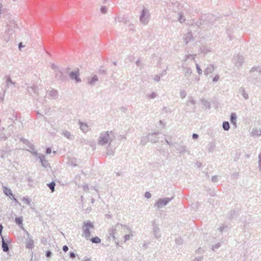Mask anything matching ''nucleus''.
I'll return each mask as SVG.
<instances>
[{"label": "nucleus", "instance_id": "nucleus-1", "mask_svg": "<svg viewBox=\"0 0 261 261\" xmlns=\"http://www.w3.org/2000/svg\"><path fill=\"white\" fill-rule=\"evenodd\" d=\"M116 138L115 132L113 130H107L101 132L97 139L99 145L103 146L106 144L111 145Z\"/></svg>", "mask_w": 261, "mask_h": 261}, {"label": "nucleus", "instance_id": "nucleus-2", "mask_svg": "<svg viewBox=\"0 0 261 261\" xmlns=\"http://www.w3.org/2000/svg\"><path fill=\"white\" fill-rule=\"evenodd\" d=\"M150 19V14L149 10L146 8H143L139 16L140 23L143 25H146L148 24Z\"/></svg>", "mask_w": 261, "mask_h": 261}, {"label": "nucleus", "instance_id": "nucleus-3", "mask_svg": "<svg viewBox=\"0 0 261 261\" xmlns=\"http://www.w3.org/2000/svg\"><path fill=\"white\" fill-rule=\"evenodd\" d=\"M93 224L90 221L84 222L83 226V234L82 236L87 240H90L91 237V232L90 229L94 228Z\"/></svg>", "mask_w": 261, "mask_h": 261}, {"label": "nucleus", "instance_id": "nucleus-4", "mask_svg": "<svg viewBox=\"0 0 261 261\" xmlns=\"http://www.w3.org/2000/svg\"><path fill=\"white\" fill-rule=\"evenodd\" d=\"M173 196L170 198L165 197L163 198H160L155 202L154 207L157 208H161L167 205L171 200H172V199H173Z\"/></svg>", "mask_w": 261, "mask_h": 261}, {"label": "nucleus", "instance_id": "nucleus-5", "mask_svg": "<svg viewBox=\"0 0 261 261\" xmlns=\"http://www.w3.org/2000/svg\"><path fill=\"white\" fill-rule=\"evenodd\" d=\"M244 61L243 57L239 55L234 56L232 59V62L234 66L238 68L243 65Z\"/></svg>", "mask_w": 261, "mask_h": 261}, {"label": "nucleus", "instance_id": "nucleus-6", "mask_svg": "<svg viewBox=\"0 0 261 261\" xmlns=\"http://www.w3.org/2000/svg\"><path fill=\"white\" fill-rule=\"evenodd\" d=\"M50 67L51 69L53 71V76H55V77L57 79L60 78L62 75V73L59 67L54 63L51 64Z\"/></svg>", "mask_w": 261, "mask_h": 261}, {"label": "nucleus", "instance_id": "nucleus-7", "mask_svg": "<svg viewBox=\"0 0 261 261\" xmlns=\"http://www.w3.org/2000/svg\"><path fill=\"white\" fill-rule=\"evenodd\" d=\"M120 227H121L122 228L125 229V230H127L128 231H129V233H132L133 232V231L131 230L130 228L128 226L126 225H123V224H120V223H118L114 227H112V231H111L110 234L113 235V236H114V234H115V232L117 228H119Z\"/></svg>", "mask_w": 261, "mask_h": 261}, {"label": "nucleus", "instance_id": "nucleus-8", "mask_svg": "<svg viewBox=\"0 0 261 261\" xmlns=\"http://www.w3.org/2000/svg\"><path fill=\"white\" fill-rule=\"evenodd\" d=\"M182 39L186 45L194 40V38L191 32H188L183 36Z\"/></svg>", "mask_w": 261, "mask_h": 261}, {"label": "nucleus", "instance_id": "nucleus-9", "mask_svg": "<svg viewBox=\"0 0 261 261\" xmlns=\"http://www.w3.org/2000/svg\"><path fill=\"white\" fill-rule=\"evenodd\" d=\"M80 73L79 70L72 71L69 73V76L71 80H74L76 83H81V80L79 76Z\"/></svg>", "mask_w": 261, "mask_h": 261}, {"label": "nucleus", "instance_id": "nucleus-10", "mask_svg": "<svg viewBox=\"0 0 261 261\" xmlns=\"http://www.w3.org/2000/svg\"><path fill=\"white\" fill-rule=\"evenodd\" d=\"M159 134V132H155L152 133H149L148 136V140H149L150 142L154 143L158 142L159 138L157 137V135Z\"/></svg>", "mask_w": 261, "mask_h": 261}, {"label": "nucleus", "instance_id": "nucleus-11", "mask_svg": "<svg viewBox=\"0 0 261 261\" xmlns=\"http://www.w3.org/2000/svg\"><path fill=\"white\" fill-rule=\"evenodd\" d=\"M249 72L252 76H261V67H253L250 70Z\"/></svg>", "mask_w": 261, "mask_h": 261}, {"label": "nucleus", "instance_id": "nucleus-12", "mask_svg": "<svg viewBox=\"0 0 261 261\" xmlns=\"http://www.w3.org/2000/svg\"><path fill=\"white\" fill-rule=\"evenodd\" d=\"M152 231L154 237L157 239L160 238L161 236L159 227L155 224L154 222L152 224Z\"/></svg>", "mask_w": 261, "mask_h": 261}, {"label": "nucleus", "instance_id": "nucleus-13", "mask_svg": "<svg viewBox=\"0 0 261 261\" xmlns=\"http://www.w3.org/2000/svg\"><path fill=\"white\" fill-rule=\"evenodd\" d=\"M176 149L178 151L179 153L180 154H183L186 152H187L188 154H190V151L188 150L187 147L183 144H178V146L176 147Z\"/></svg>", "mask_w": 261, "mask_h": 261}, {"label": "nucleus", "instance_id": "nucleus-14", "mask_svg": "<svg viewBox=\"0 0 261 261\" xmlns=\"http://www.w3.org/2000/svg\"><path fill=\"white\" fill-rule=\"evenodd\" d=\"M216 69V67L214 64H209L207 66L206 69L204 70V73L205 75L213 73Z\"/></svg>", "mask_w": 261, "mask_h": 261}, {"label": "nucleus", "instance_id": "nucleus-15", "mask_svg": "<svg viewBox=\"0 0 261 261\" xmlns=\"http://www.w3.org/2000/svg\"><path fill=\"white\" fill-rule=\"evenodd\" d=\"M182 68L184 71L185 76L188 77L191 75V74H192V70L191 69V68L186 66L184 63H183L182 65Z\"/></svg>", "mask_w": 261, "mask_h": 261}, {"label": "nucleus", "instance_id": "nucleus-16", "mask_svg": "<svg viewBox=\"0 0 261 261\" xmlns=\"http://www.w3.org/2000/svg\"><path fill=\"white\" fill-rule=\"evenodd\" d=\"M97 81L98 77L96 75H94L92 77H89L87 79V83L91 86L94 85Z\"/></svg>", "mask_w": 261, "mask_h": 261}, {"label": "nucleus", "instance_id": "nucleus-17", "mask_svg": "<svg viewBox=\"0 0 261 261\" xmlns=\"http://www.w3.org/2000/svg\"><path fill=\"white\" fill-rule=\"evenodd\" d=\"M62 134L67 139L69 140H73L74 138V135H72L71 133L67 130H64L62 132Z\"/></svg>", "mask_w": 261, "mask_h": 261}, {"label": "nucleus", "instance_id": "nucleus-18", "mask_svg": "<svg viewBox=\"0 0 261 261\" xmlns=\"http://www.w3.org/2000/svg\"><path fill=\"white\" fill-rule=\"evenodd\" d=\"M200 51L202 53H203L204 54H206L208 53L211 52L212 48L210 46H206V45H202L200 47Z\"/></svg>", "mask_w": 261, "mask_h": 261}, {"label": "nucleus", "instance_id": "nucleus-19", "mask_svg": "<svg viewBox=\"0 0 261 261\" xmlns=\"http://www.w3.org/2000/svg\"><path fill=\"white\" fill-rule=\"evenodd\" d=\"M239 93L243 96L245 99L249 98L248 94L246 92L245 88L244 87H241L239 89Z\"/></svg>", "mask_w": 261, "mask_h": 261}, {"label": "nucleus", "instance_id": "nucleus-20", "mask_svg": "<svg viewBox=\"0 0 261 261\" xmlns=\"http://www.w3.org/2000/svg\"><path fill=\"white\" fill-rule=\"evenodd\" d=\"M80 128L84 132L86 133L88 131V126L86 123H84L82 122H80Z\"/></svg>", "mask_w": 261, "mask_h": 261}, {"label": "nucleus", "instance_id": "nucleus-21", "mask_svg": "<svg viewBox=\"0 0 261 261\" xmlns=\"http://www.w3.org/2000/svg\"><path fill=\"white\" fill-rule=\"evenodd\" d=\"M34 246V241L32 239L28 240L26 242V247L28 249H32Z\"/></svg>", "mask_w": 261, "mask_h": 261}, {"label": "nucleus", "instance_id": "nucleus-22", "mask_svg": "<svg viewBox=\"0 0 261 261\" xmlns=\"http://www.w3.org/2000/svg\"><path fill=\"white\" fill-rule=\"evenodd\" d=\"M196 56V55L189 54V55H186L184 61V62H186L187 61V60H191L195 62Z\"/></svg>", "mask_w": 261, "mask_h": 261}, {"label": "nucleus", "instance_id": "nucleus-23", "mask_svg": "<svg viewBox=\"0 0 261 261\" xmlns=\"http://www.w3.org/2000/svg\"><path fill=\"white\" fill-rule=\"evenodd\" d=\"M50 96H51L53 99H56L58 96V92L56 90L52 89L50 91Z\"/></svg>", "mask_w": 261, "mask_h": 261}, {"label": "nucleus", "instance_id": "nucleus-24", "mask_svg": "<svg viewBox=\"0 0 261 261\" xmlns=\"http://www.w3.org/2000/svg\"><path fill=\"white\" fill-rule=\"evenodd\" d=\"M201 102L202 105L206 109H210L211 107V104L210 102L204 99H201Z\"/></svg>", "mask_w": 261, "mask_h": 261}, {"label": "nucleus", "instance_id": "nucleus-25", "mask_svg": "<svg viewBox=\"0 0 261 261\" xmlns=\"http://www.w3.org/2000/svg\"><path fill=\"white\" fill-rule=\"evenodd\" d=\"M68 163L69 165L73 166H76L77 165L76 159L73 158H69Z\"/></svg>", "mask_w": 261, "mask_h": 261}, {"label": "nucleus", "instance_id": "nucleus-26", "mask_svg": "<svg viewBox=\"0 0 261 261\" xmlns=\"http://www.w3.org/2000/svg\"><path fill=\"white\" fill-rule=\"evenodd\" d=\"M186 104H187V106H189L190 105H192L195 106V105H196V101L194 99L193 97L190 96L188 98V100H187Z\"/></svg>", "mask_w": 261, "mask_h": 261}, {"label": "nucleus", "instance_id": "nucleus-27", "mask_svg": "<svg viewBox=\"0 0 261 261\" xmlns=\"http://www.w3.org/2000/svg\"><path fill=\"white\" fill-rule=\"evenodd\" d=\"M178 20L180 23H183L185 21L186 18L184 16L183 14L181 12H179L178 13Z\"/></svg>", "mask_w": 261, "mask_h": 261}, {"label": "nucleus", "instance_id": "nucleus-28", "mask_svg": "<svg viewBox=\"0 0 261 261\" xmlns=\"http://www.w3.org/2000/svg\"><path fill=\"white\" fill-rule=\"evenodd\" d=\"M251 135L254 136L255 135L256 136H261V129H254L252 130Z\"/></svg>", "mask_w": 261, "mask_h": 261}, {"label": "nucleus", "instance_id": "nucleus-29", "mask_svg": "<svg viewBox=\"0 0 261 261\" xmlns=\"http://www.w3.org/2000/svg\"><path fill=\"white\" fill-rule=\"evenodd\" d=\"M237 116L235 113H231L230 115V121L233 124H236Z\"/></svg>", "mask_w": 261, "mask_h": 261}, {"label": "nucleus", "instance_id": "nucleus-30", "mask_svg": "<svg viewBox=\"0 0 261 261\" xmlns=\"http://www.w3.org/2000/svg\"><path fill=\"white\" fill-rule=\"evenodd\" d=\"M223 128L224 130H228L230 128V125L228 121H224L222 124Z\"/></svg>", "mask_w": 261, "mask_h": 261}, {"label": "nucleus", "instance_id": "nucleus-31", "mask_svg": "<svg viewBox=\"0 0 261 261\" xmlns=\"http://www.w3.org/2000/svg\"><path fill=\"white\" fill-rule=\"evenodd\" d=\"M148 141H149V140H148V136L146 137H143L141 139V144L145 145Z\"/></svg>", "mask_w": 261, "mask_h": 261}, {"label": "nucleus", "instance_id": "nucleus-32", "mask_svg": "<svg viewBox=\"0 0 261 261\" xmlns=\"http://www.w3.org/2000/svg\"><path fill=\"white\" fill-rule=\"evenodd\" d=\"M90 240L93 243L98 244L101 242V240L98 237H93Z\"/></svg>", "mask_w": 261, "mask_h": 261}, {"label": "nucleus", "instance_id": "nucleus-33", "mask_svg": "<svg viewBox=\"0 0 261 261\" xmlns=\"http://www.w3.org/2000/svg\"><path fill=\"white\" fill-rule=\"evenodd\" d=\"M4 192L7 196H13L12 191L7 188H4Z\"/></svg>", "mask_w": 261, "mask_h": 261}, {"label": "nucleus", "instance_id": "nucleus-34", "mask_svg": "<svg viewBox=\"0 0 261 261\" xmlns=\"http://www.w3.org/2000/svg\"><path fill=\"white\" fill-rule=\"evenodd\" d=\"M2 247L3 251L5 252H7L9 250V248L8 244L4 241V240L3 239V242H2Z\"/></svg>", "mask_w": 261, "mask_h": 261}, {"label": "nucleus", "instance_id": "nucleus-35", "mask_svg": "<svg viewBox=\"0 0 261 261\" xmlns=\"http://www.w3.org/2000/svg\"><path fill=\"white\" fill-rule=\"evenodd\" d=\"M146 96L149 99H154L158 96V94L155 92H152L150 94H148Z\"/></svg>", "mask_w": 261, "mask_h": 261}, {"label": "nucleus", "instance_id": "nucleus-36", "mask_svg": "<svg viewBox=\"0 0 261 261\" xmlns=\"http://www.w3.org/2000/svg\"><path fill=\"white\" fill-rule=\"evenodd\" d=\"M175 243L178 245H182L183 243V240L181 238H177L175 239Z\"/></svg>", "mask_w": 261, "mask_h": 261}, {"label": "nucleus", "instance_id": "nucleus-37", "mask_svg": "<svg viewBox=\"0 0 261 261\" xmlns=\"http://www.w3.org/2000/svg\"><path fill=\"white\" fill-rule=\"evenodd\" d=\"M132 237L133 236V232L132 233H129L128 234H125L124 236V242H126L127 241L129 240L130 239V237Z\"/></svg>", "mask_w": 261, "mask_h": 261}, {"label": "nucleus", "instance_id": "nucleus-38", "mask_svg": "<svg viewBox=\"0 0 261 261\" xmlns=\"http://www.w3.org/2000/svg\"><path fill=\"white\" fill-rule=\"evenodd\" d=\"M196 69H197V73H198L199 75H201L202 73V69L200 68L199 65H198V64H197V63H196Z\"/></svg>", "mask_w": 261, "mask_h": 261}, {"label": "nucleus", "instance_id": "nucleus-39", "mask_svg": "<svg viewBox=\"0 0 261 261\" xmlns=\"http://www.w3.org/2000/svg\"><path fill=\"white\" fill-rule=\"evenodd\" d=\"M56 186V184L54 181H51L50 182V190L51 192H54L55 191V187Z\"/></svg>", "mask_w": 261, "mask_h": 261}, {"label": "nucleus", "instance_id": "nucleus-40", "mask_svg": "<svg viewBox=\"0 0 261 261\" xmlns=\"http://www.w3.org/2000/svg\"><path fill=\"white\" fill-rule=\"evenodd\" d=\"M187 95V93L185 90H182L180 91V96L181 98H185Z\"/></svg>", "mask_w": 261, "mask_h": 261}, {"label": "nucleus", "instance_id": "nucleus-41", "mask_svg": "<svg viewBox=\"0 0 261 261\" xmlns=\"http://www.w3.org/2000/svg\"><path fill=\"white\" fill-rule=\"evenodd\" d=\"M15 222L18 225L22 224V217L16 218Z\"/></svg>", "mask_w": 261, "mask_h": 261}, {"label": "nucleus", "instance_id": "nucleus-42", "mask_svg": "<svg viewBox=\"0 0 261 261\" xmlns=\"http://www.w3.org/2000/svg\"><path fill=\"white\" fill-rule=\"evenodd\" d=\"M100 12L102 14H106L107 12V8L105 6H102L100 8Z\"/></svg>", "mask_w": 261, "mask_h": 261}, {"label": "nucleus", "instance_id": "nucleus-43", "mask_svg": "<svg viewBox=\"0 0 261 261\" xmlns=\"http://www.w3.org/2000/svg\"><path fill=\"white\" fill-rule=\"evenodd\" d=\"M161 76H160V75L156 74L153 77V80L154 81H155L156 82H159L161 80Z\"/></svg>", "mask_w": 261, "mask_h": 261}, {"label": "nucleus", "instance_id": "nucleus-44", "mask_svg": "<svg viewBox=\"0 0 261 261\" xmlns=\"http://www.w3.org/2000/svg\"><path fill=\"white\" fill-rule=\"evenodd\" d=\"M219 79H220L219 75L218 74H217L213 78V82L214 83H216V82H217L219 81Z\"/></svg>", "mask_w": 261, "mask_h": 261}, {"label": "nucleus", "instance_id": "nucleus-45", "mask_svg": "<svg viewBox=\"0 0 261 261\" xmlns=\"http://www.w3.org/2000/svg\"><path fill=\"white\" fill-rule=\"evenodd\" d=\"M210 147L208 148V151L209 152H212L214 148H215V145L213 143L210 144Z\"/></svg>", "mask_w": 261, "mask_h": 261}, {"label": "nucleus", "instance_id": "nucleus-46", "mask_svg": "<svg viewBox=\"0 0 261 261\" xmlns=\"http://www.w3.org/2000/svg\"><path fill=\"white\" fill-rule=\"evenodd\" d=\"M118 139L119 141H122V140H125L126 139V136L124 135H120L118 137Z\"/></svg>", "mask_w": 261, "mask_h": 261}, {"label": "nucleus", "instance_id": "nucleus-47", "mask_svg": "<svg viewBox=\"0 0 261 261\" xmlns=\"http://www.w3.org/2000/svg\"><path fill=\"white\" fill-rule=\"evenodd\" d=\"M83 190L85 192H88L89 190V186L87 184H85L83 185Z\"/></svg>", "mask_w": 261, "mask_h": 261}, {"label": "nucleus", "instance_id": "nucleus-48", "mask_svg": "<svg viewBox=\"0 0 261 261\" xmlns=\"http://www.w3.org/2000/svg\"><path fill=\"white\" fill-rule=\"evenodd\" d=\"M144 196L147 199H149V198H150L151 197V194L149 192H145Z\"/></svg>", "mask_w": 261, "mask_h": 261}, {"label": "nucleus", "instance_id": "nucleus-49", "mask_svg": "<svg viewBox=\"0 0 261 261\" xmlns=\"http://www.w3.org/2000/svg\"><path fill=\"white\" fill-rule=\"evenodd\" d=\"M226 227V225H224L223 224H222L221 226H220L219 227V228H218L219 230L220 231V232H223V231L224 230V229Z\"/></svg>", "mask_w": 261, "mask_h": 261}, {"label": "nucleus", "instance_id": "nucleus-50", "mask_svg": "<svg viewBox=\"0 0 261 261\" xmlns=\"http://www.w3.org/2000/svg\"><path fill=\"white\" fill-rule=\"evenodd\" d=\"M203 260V257L202 256H198L197 257H195L193 261H202Z\"/></svg>", "mask_w": 261, "mask_h": 261}, {"label": "nucleus", "instance_id": "nucleus-51", "mask_svg": "<svg viewBox=\"0 0 261 261\" xmlns=\"http://www.w3.org/2000/svg\"><path fill=\"white\" fill-rule=\"evenodd\" d=\"M136 64L137 65V66H138V67H142V63H141V61L139 60H138L136 61Z\"/></svg>", "mask_w": 261, "mask_h": 261}, {"label": "nucleus", "instance_id": "nucleus-52", "mask_svg": "<svg viewBox=\"0 0 261 261\" xmlns=\"http://www.w3.org/2000/svg\"><path fill=\"white\" fill-rule=\"evenodd\" d=\"M212 181L214 182H216L218 181V176H214L212 178Z\"/></svg>", "mask_w": 261, "mask_h": 261}, {"label": "nucleus", "instance_id": "nucleus-53", "mask_svg": "<svg viewBox=\"0 0 261 261\" xmlns=\"http://www.w3.org/2000/svg\"><path fill=\"white\" fill-rule=\"evenodd\" d=\"M69 256L71 258H74L75 257V254L74 253L70 252L69 253Z\"/></svg>", "mask_w": 261, "mask_h": 261}, {"label": "nucleus", "instance_id": "nucleus-54", "mask_svg": "<svg viewBox=\"0 0 261 261\" xmlns=\"http://www.w3.org/2000/svg\"><path fill=\"white\" fill-rule=\"evenodd\" d=\"M187 81L186 82L185 85H186V86H190V85H191L192 84V82H191V81L190 80L188 79Z\"/></svg>", "mask_w": 261, "mask_h": 261}, {"label": "nucleus", "instance_id": "nucleus-55", "mask_svg": "<svg viewBox=\"0 0 261 261\" xmlns=\"http://www.w3.org/2000/svg\"><path fill=\"white\" fill-rule=\"evenodd\" d=\"M165 74H166V70H163L160 73L159 75H160V76L162 77L164 75H165Z\"/></svg>", "mask_w": 261, "mask_h": 261}, {"label": "nucleus", "instance_id": "nucleus-56", "mask_svg": "<svg viewBox=\"0 0 261 261\" xmlns=\"http://www.w3.org/2000/svg\"><path fill=\"white\" fill-rule=\"evenodd\" d=\"M68 250V247L66 245H64L63 247V250L64 251V252H67Z\"/></svg>", "mask_w": 261, "mask_h": 261}, {"label": "nucleus", "instance_id": "nucleus-57", "mask_svg": "<svg viewBox=\"0 0 261 261\" xmlns=\"http://www.w3.org/2000/svg\"><path fill=\"white\" fill-rule=\"evenodd\" d=\"M192 138L194 139H196L198 138V135H197V134H193L192 135Z\"/></svg>", "mask_w": 261, "mask_h": 261}, {"label": "nucleus", "instance_id": "nucleus-58", "mask_svg": "<svg viewBox=\"0 0 261 261\" xmlns=\"http://www.w3.org/2000/svg\"><path fill=\"white\" fill-rule=\"evenodd\" d=\"M196 252L197 253H201L203 252V251L201 248H199L196 250Z\"/></svg>", "mask_w": 261, "mask_h": 261}, {"label": "nucleus", "instance_id": "nucleus-59", "mask_svg": "<svg viewBox=\"0 0 261 261\" xmlns=\"http://www.w3.org/2000/svg\"><path fill=\"white\" fill-rule=\"evenodd\" d=\"M24 46L22 45V42H20L19 44V48H20L22 47H23Z\"/></svg>", "mask_w": 261, "mask_h": 261}, {"label": "nucleus", "instance_id": "nucleus-60", "mask_svg": "<svg viewBox=\"0 0 261 261\" xmlns=\"http://www.w3.org/2000/svg\"><path fill=\"white\" fill-rule=\"evenodd\" d=\"M3 228V226L2 225H0V234L2 233Z\"/></svg>", "mask_w": 261, "mask_h": 261}, {"label": "nucleus", "instance_id": "nucleus-61", "mask_svg": "<svg viewBox=\"0 0 261 261\" xmlns=\"http://www.w3.org/2000/svg\"><path fill=\"white\" fill-rule=\"evenodd\" d=\"M106 218H109V219L111 218V216L109 214L106 215Z\"/></svg>", "mask_w": 261, "mask_h": 261}, {"label": "nucleus", "instance_id": "nucleus-62", "mask_svg": "<svg viewBox=\"0 0 261 261\" xmlns=\"http://www.w3.org/2000/svg\"><path fill=\"white\" fill-rule=\"evenodd\" d=\"M165 142L169 145H170L171 144L170 142H169L167 139H165Z\"/></svg>", "mask_w": 261, "mask_h": 261}, {"label": "nucleus", "instance_id": "nucleus-63", "mask_svg": "<svg viewBox=\"0 0 261 261\" xmlns=\"http://www.w3.org/2000/svg\"><path fill=\"white\" fill-rule=\"evenodd\" d=\"M46 255L47 257H48V256H49V251H47V252H46Z\"/></svg>", "mask_w": 261, "mask_h": 261}, {"label": "nucleus", "instance_id": "nucleus-64", "mask_svg": "<svg viewBox=\"0 0 261 261\" xmlns=\"http://www.w3.org/2000/svg\"><path fill=\"white\" fill-rule=\"evenodd\" d=\"M85 261H91V259L89 258H88Z\"/></svg>", "mask_w": 261, "mask_h": 261}]
</instances>
